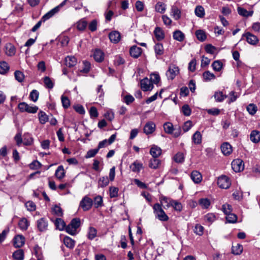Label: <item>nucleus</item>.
Listing matches in <instances>:
<instances>
[{"instance_id":"f257e3e1","label":"nucleus","mask_w":260,"mask_h":260,"mask_svg":"<svg viewBox=\"0 0 260 260\" xmlns=\"http://www.w3.org/2000/svg\"><path fill=\"white\" fill-rule=\"evenodd\" d=\"M153 212L156 218L161 221H167L169 220L168 216L162 209L159 203H155L153 206Z\"/></svg>"},{"instance_id":"f03ea898","label":"nucleus","mask_w":260,"mask_h":260,"mask_svg":"<svg viewBox=\"0 0 260 260\" xmlns=\"http://www.w3.org/2000/svg\"><path fill=\"white\" fill-rule=\"evenodd\" d=\"M93 204V200L87 196H85L80 201L79 207L81 208L84 211H87L91 208Z\"/></svg>"},{"instance_id":"7ed1b4c3","label":"nucleus","mask_w":260,"mask_h":260,"mask_svg":"<svg viewBox=\"0 0 260 260\" xmlns=\"http://www.w3.org/2000/svg\"><path fill=\"white\" fill-rule=\"evenodd\" d=\"M18 108L21 112H27L29 113H36L38 110V107L34 106H31L25 102H22L19 104Z\"/></svg>"},{"instance_id":"20e7f679","label":"nucleus","mask_w":260,"mask_h":260,"mask_svg":"<svg viewBox=\"0 0 260 260\" xmlns=\"http://www.w3.org/2000/svg\"><path fill=\"white\" fill-rule=\"evenodd\" d=\"M218 186L222 189L229 188L231 184L230 178L225 175H221L217 180Z\"/></svg>"},{"instance_id":"39448f33","label":"nucleus","mask_w":260,"mask_h":260,"mask_svg":"<svg viewBox=\"0 0 260 260\" xmlns=\"http://www.w3.org/2000/svg\"><path fill=\"white\" fill-rule=\"evenodd\" d=\"M179 70L175 64H171L166 72V75L169 79L173 80L179 74Z\"/></svg>"},{"instance_id":"423d86ee","label":"nucleus","mask_w":260,"mask_h":260,"mask_svg":"<svg viewBox=\"0 0 260 260\" xmlns=\"http://www.w3.org/2000/svg\"><path fill=\"white\" fill-rule=\"evenodd\" d=\"M55 14L54 13L51 12V10L44 15L41 19L37 22V23L32 28L31 31H36L41 26L42 22H45L50 18L52 17Z\"/></svg>"},{"instance_id":"0eeeda50","label":"nucleus","mask_w":260,"mask_h":260,"mask_svg":"<svg viewBox=\"0 0 260 260\" xmlns=\"http://www.w3.org/2000/svg\"><path fill=\"white\" fill-rule=\"evenodd\" d=\"M232 168L235 172H239L243 170V161L240 159L234 160L232 162Z\"/></svg>"},{"instance_id":"6e6552de","label":"nucleus","mask_w":260,"mask_h":260,"mask_svg":"<svg viewBox=\"0 0 260 260\" xmlns=\"http://www.w3.org/2000/svg\"><path fill=\"white\" fill-rule=\"evenodd\" d=\"M141 89L144 91H150L153 88V84L149 79L146 78L141 81Z\"/></svg>"},{"instance_id":"1a4fd4ad","label":"nucleus","mask_w":260,"mask_h":260,"mask_svg":"<svg viewBox=\"0 0 260 260\" xmlns=\"http://www.w3.org/2000/svg\"><path fill=\"white\" fill-rule=\"evenodd\" d=\"M37 225L39 231L42 232H45L48 228V221L45 218H41L37 220Z\"/></svg>"},{"instance_id":"9d476101","label":"nucleus","mask_w":260,"mask_h":260,"mask_svg":"<svg viewBox=\"0 0 260 260\" xmlns=\"http://www.w3.org/2000/svg\"><path fill=\"white\" fill-rule=\"evenodd\" d=\"M155 124L152 121H149L145 125L143 132L146 135H149L153 133L155 130Z\"/></svg>"},{"instance_id":"9b49d317","label":"nucleus","mask_w":260,"mask_h":260,"mask_svg":"<svg viewBox=\"0 0 260 260\" xmlns=\"http://www.w3.org/2000/svg\"><path fill=\"white\" fill-rule=\"evenodd\" d=\"M25 243V238L21 235L16 236L13 239V245L15 247H21Z\"/></svg>"},{"instance_id":"f8f14e48","label":"nucleus","mask_w":260,"mask_h":260,"mask_svg":"<svg viewBox=\"0 0 260 260\" xmlns=\"http://www.w3.org/2000/svg\"><path fill=\"white\" fill-rule=\"evenodd\" d=\"M161 206H163L165 209L172 207L174 200L167 197H161L159 199Z\"/></svg>"},{"instance_id":"ddd939ff","label":"nucleus","mask_w":260,"mask_h":260,"mask_svg":"<svg viewBox=\"0 0 260 260\" xmlns=\"http://www.w3.org/2000/svg\"><path fill=\"white\" fill-rule=\"evenodd\" d=\"M109 38L111 42L116 44L120 40L121 35L119 31L115 30L109 34Z\"/></svg>"},{"instance_id":"4468645a","label":"nucleus","mask_w":260,"mask_h":260,"mask_svg":"<svg viewBox=\"0 0 260 260\" xmlns=\"http://www.w3.org/2000/svg\"><path fill=\"white\" fill-rule=\"evenodd\" d=\"M243 36L245 37L247 42L250 44L255 45L258 41L257 37L250 32H247L243 35Z\"/></svg>"},{"instance_id":"2eb2a0df","label":"nucleus","mask_w":260,"mask_h":260,"mask_svg":"<svg viewBox=\"0 0 260 260\" xmlns=\"http://www.w3.org/2000/svg\"><path fill=\"white\" fill-rule=\"evenodd\" d=\"M129 53L131 56L137 58L141 54L142 49L136 46H133L129 50Z\"/></svg>"},{"instance_id":"dca6fc26","label":"nucleus","mask_w":260,"mask_h":260,"mask_svg":"<svg viewBox=\"0 0 260 260\" xmlns=\"http://www.w3.org/2000/svg\"><path fill=\"white\" fill-rule=\"evenodd\" d=\"M221 150L224 155L230 154L233 151L231 145L228 142H224L221 145Z\"/></svg>"},{"instance_id":"f3484780","label":"nucleus","mask_w":260,"mask_h":260,"mask_svg":"<svg viewBox=\"0 0 260 260\" xmlns=\"http://www.w3.org/2000/svg\"><path fill=\"white\" fill-rule=\"evenodd\" d=\"M64 61L66 66L69 68L74 67L77 62V59L73 56H68L66 57Z\"/></svg>"},{"instance_id":"a211bd4d","label":"nucleus","mask_w":260,"mask_h":260,"mask_svg":"<svg viewBox=\"0 0 260 260\" xmlns=\"http://www.w3.org/2000/svg\"><path fill=\"white\" fill-rule=\"evenodd\" d=\"M190 177L195 183H199L202 180V176L198 171H193L191 173Z\"/></svg>"},{"instance_id":"6ab92c4d","label":"nucleus","mask_w":260,"mask_h":260,"mask_svg":"<svg viewBox=\"0 0 260 260\" xmlns=\"http://www.w3.org/2000/svg\"><path fill=\"white\" fill-rule=\"evenodd\" d=\"M171 16L175 20H178L181 16V10L176 6H173L171 8Z\"/></svg>"},{"instance_id":"aec40b11","label":"nucleus","mask_w":260,"mask_h":260,"mask_svg":"<svg viewBox=\"0 0 260 260\" xmlns=\"http://www.w3.org/2000/svg\"><path fill=\"white\" fill-rule=\"evenodd\" d=\"M154 50L156 57L158 56H161L164 53V48L161 43H155L154 46Z\"/></svg>"},{"instance_id":"412c9836","label":"nucleus","mask_w":260,"mask_h":260,"mask_svg":"<svg viewBox=\"0 0 260 260\" xmlns=\"http://www.w3.org/2000/svg\"><path fill=\"white\" fill-rule=\"evenodd\" d=\"M154 34L158 41H161L165 38V34L162 29L159 27H156L154 30Z\"/></svg>"},{"instance_id":"4be33fe9","label":"nucleus","mask_w":260,"mask_h":260,"mask_svg":"<svg viewBox=\"0 0 260 260\" xmlns=\"http://www.w3.org/2000/svg\"><path fill=\"white\" fill-rule=\"evenodd\" d=\"M93 57L97 62H102L104 58V53L100 49H96L93 53Z\"/></svg>"},{"instance_id":"5701e85b","label":"nucleus","mask_w":260,"mask_h":260,"mask_svg":"<svg viewBox=\"0 0 260 260\" xmlns=\"http://www.w3.org/2000/svg\"><path fill=\"white\" fill-rule=\"evenodd\" d=\"M192 142L195 144H200L202 141V136L199 131H196L192 137Z\"/></svg>"},{"instance_id":"b1692460","label":"nucleus","mask_w":260,"mask_h":260,"mask_svg":"<svg viewBox=\"0 0 260 260\" xmlns=\"http://www.w3.org/2000/svg\"><path fill=\"white\" fill-rule=\"evenodd\" d=\"M237 11L240 15L245 17L251 16L253 14V11H248L244 8L241 7H238Z\"/></svg>"},{"instance_id":"393cba45","label":"nucleus","mask_w":260,"mask_h":260,"mask_svg":"<svg viewBox=\"0 0 260 260\" xmlns=\"http://www.w3.org/2000/svg\"><path fill=\"white\" fill-rule=\"evenodd\" d=\"M54 223L56 229L59 231H62L65 228L66 223L64 221L60 218H56L54 221Z\"/></svg>"},{"instance_id":"a878e982","label":"nucleus","mask_w":260,"mask_h":260,"mask_svg":"<svg viewBox=\"0 0 260 260\" xmlns=\"http://www.w3.org/2000/svg\"><path fill=\"white\" fill-rule=\"evenodd\" d=\"M150 153L153 157H158L161 153V149L157 146H153L150 151Z\"/></svg>"},{"instance_id":"bb28decb","label":"nucleus","mask_w":260,"mask_h":260,"mask_svg":"<svg viewBox=\"0 0 260 260\" xmlns=\"http://www.w3.org/2000/svg\"><path fill=\"white\" fill-rule=\"evenodd\" d=\"M199 204L203 209H208L211 205V201L207 198H202L199 200Z\"/></svg>"},{"instance_id":"cd10ccee","label":"nucleus","mask_w":260,"mask_h":260,"mask_svg":"<svg viewBox=\"0 0 260 260\" xmlns=\"http://www.w3.org/2000/svg\"><path fill=\"white\" fill-rule=\"evenodd\" d=\"M250 138L253 143H258L260 140V132L257 131H252L250 134Z\"/></svg>"},{"instance_id":"c85d7f7f","label":"nucleus","mask_w":260,"mask_h":260,"mask_svg":"<svg viewBox=\"0 0 260 260\" xmlns=\"http://www.w3.org/2000/svg\"><path fill=\"white\" fill-rule=\"evenodd\" d=\"M55 176L59 180L62 179L65 176V171L62 166H59L56 170Z\"/></svg>"},{"instance_id":"c756f323","label":"nucleus","mask_w":260,"mask_h":260,"mask_svg":"<svg viewBox=\"0 0 260 260\" xmlns=\"http://www.w3.org/2000/svg\"><path fill=\"white\" fill-rule=\"evenodd\" d=\"M173 37L174 40L179 42L183 41L185 38L184 34L179 30H175L173 32Z\"/></svg>"},{"instance_id":"7c9ffc66","label":"nucleus","mask_w":260,"mask_h":260,"mask_svg":"<svg viewBox=\"0 0 260 260\" xmlns=\"http://www.w3.org/2000/svg\"><path fill=\"white\" fill-rule=\"evenodd\" d=\"M33 139L31 135L28 133H25L23 135V144L26 146H29L32 144Z\"/></svg>"},{"instance_id":"2f4dec72","label":"nucleus","mask_w":260,"mask_h":260,"mask_svg":"<svg viewBox=\"0 0 260 260\" xmlns=\"http://www.w3.org/2000/svg\"><path fill=\"white\" fill-rule=\"evenodd\" d=\"M143 167L142 164L138 162L137 160L134 162L131 166L130 168L134 172H139Z\"/></svg>"},{"instance_id":"473e14b6","label":"nucleus","mask_w":260,"mask_h":260,"mask_svg":"<svg viewBox=\"0 0 260 260\" xmlns=\"http://www.w3.org/2000/svg\"><path fill=\"white\" fill-rule=\"evenodd\" d=\"M63 242L64 245L70 249H73L75 246V241L69 237H64Z\"/></svg>"},{"instance_id":"72a5a7b5","label":"nucleus","mask_w":260,"mask_h":260,"mask_svg":"<svg viewBox=\"0 0 260 260\" xmlns=\"http://www.w3.org/2000/svg\"><path fill=\"white\" fill-rule=\"evenodd\" d=\"M18 226L21 230L25 231L29 226V222L25 218H22L19 221Z\"/></svg>"},{"instance_id":"f704fd0d","label":"nucleus","mask_w":260,"mask_h":260,"mask_svg":"<svg viewBox=\"0 0 260 260\" xmlns=\"http://www.w3.org/2000/svg\"><path fill=\"white\" fill-rule=\"evenodd\" d=\"M160 164V161L157 157H153L149 161V166L152 169H157Z\"/></svg>"},{"instance_id":"c9c22d12","label":"nucleus","mask_w":260,"mask_h":260,"mask_svg":"<svg viewBox=\"0 0 260 260\" xmlns=\"http://www.w3.org/2000/svg\"><path fill=\"white\" fill-rule=\"evenodd\" d=\"M215 100L216 102H222L227 96L224 94L222 91H216L214 95Z\"/></svg>"},{"instance_id":"e433bc0d","label":"nucleus","mask_w":260,"mask_h":260,"mask_svg":"<svg viewBox=\"0 0 260 260\" xmlns=\"http://www.w3.org/2000/svg\"><path fill=\"white\" fill-rule=\"evenodd\" d=\"M164 128L165 132L169 134H172L174 131V126L171 122H167L164 124Z\"/></svg>"},{"instance_id":"4c0bfd02","label":"nucleus","mask_w":260,"mask_h":260,"mask_svg":"<svg viewBox=\"0 0 260 260\" xmlns=\"http://www.w3.org/2000/svg\"><path fill=\"white\" fill-rule=\"evenodd\" d=\"M93 202V205H94L95 208H96L101 207L103 206V198L100 196H97L95 197L94 198Z\"/></svg>"},{"instance_id":"58836bf2","label":"nucleus","mask_w":260,"mask_h":260,"mask_svg":"<svg viewBox=\"0 0 260 260\" xmlns=\"http://www.w3.org/2000/svg\"><path fill=\"white\" fill-rule=\"evenodd\" d=\"M13 256L15 260H23L24 252L23 250L18 249L13 253Z\"/></svg>"},{"instance_id":"ea45409f","label":"nucleus","mask_w":260,"mask_h":260,"mask_svg":"<svg viewBox=\"0 0 260 260\" xmlns=\"http://www.w3.org/2000/svg\"><path fill=\"white\" fill-rule=\"evenodd\" d=\"M194 13L196 16L200 18H203L205 16L204 9L201 6H198L196 8Z\"/></svg>"},{"instance_id":"a19ab883","label":"nucleus","mask_w":260,"mask_h":260,"mask_svg":"<svg viewBox=\"0 0 260 260\" xmlns=\"http://www.w3.org/2000/svg\"><path fill=\"white\" fill-rule=\"evenodd\" d=\"M6 53L8 56H12L15 53V49L11 44H8L6 46Z\"/></svg>"},{"instance_id":"79ce46f5","label":"nucleus","mask_w":260,"mask_h":260,"mask_svg":"<svg viewBox=\"0 0 260 260\" xmlns=\"http://www.w3.org/2000/svg\"><path fill=\"white\" fill-rule=\"evenodd\" d=\"M166 5L162 2H158L155 5V10L157 12L164 13L166 9Z\"/></svg>"},{"instance_id":"37998d69","label":"nucleus","mask_w":260,"mask_h":260,"mask_svg":"<svg viewBox=\"0 0 260 260\" xmlns=\"http://www.w3.org/2000/svg\"><path fill=\"white\" fill-rule=\"evenodd\" d=\"M38 116L40 122L41 124H45L48 120L47 115L42 111L39 112L38 113Z\"/></svg>"},{"instance_id":"c03bdc74","label":"nucleus","mask_w":260,"mask_h":260,"mask_svg":"<svg viewBox=\"0 0 260 260\" xmlns=\"http://www.w3.org/2000/svg\"><path fill=\"white\" fill-rule=\"evenodd\" d=\"M232 253L236 255L240 254L243 251V247L241 245L237 244L232 246Z\"/></svg>"},{"instance_id":"a18cd8bd","label":"nucleus","mask_w":260,"mask_h":260,"mask_svg":"<svg viewBox=\"0 0 260 260\" xmlns=\"http://www.w3.org/2000/svg\"><path fill=\"white\" fill-rule=\"evenodd\" d=\"M109 180L107 176H104L100 178L98 185L99 186L104 187L109 184Z\"/></svg>"},{"instance_id":"49530a36","label":"nucleus","mask_w":260,"mask_h":260,"mask_svg":"<svg viewBox=\"0 0 260 260\" xmlns=\"http://www.w3.org/2000/svg\"><path fill=\"white\" fill-rule=\"evenodd\" d=\"M9 69L8 64L5 61L0 62V74H4L6 73Z\"/></svg>"},{"instance_id":"de8ad7c7","label":"nucleus","mask_w":260,"mask_h":260,"mask_svg":"<svg viewBox=\"0 0 260 260\" xmlns=\"http://www.w3.org/2000/svg\"><path fill=\"white\" fill-rule=\"evenodd\" d=\"M196 35L197 39L201 42H203L206 39V35L205 32L202 30H197Z\"/></svg>"},{"instance_id":"09e8293b","label":"nucleus","mask_w":260,"mask_h":260,"mask_svg":"<svg viewBox=\"0 0 260 260\" xmlns=\"http://www.w3.org/2000/svg\"><path fill=\"white\" fill-rule=\"evenodd\" d=\"M216 220V216L213 213H208L204 216V220L211 224Z\"/></svg>"},{"instance_id":"8fccbe9b","label":"nucleus","mask_w":260,"mask_h":260,"mask_svg":"<svg viewBox=\"0 0 260 260\" xmlns=\"http://www.w3.org/2000/svg\"><path fill=\"white\" fill-rule=\"evenodd\" d=\"M212 66L214 71L219 72L222 68L223 64L220 61L216 60L212 63Z\"/></svg>"},{"instance_id":"3c124183","label":"nucleus","mask_w":260,"mask_h":260,"mask_svg":"<svg viewBox=\"0 0 260 260\" xmlns=\"http://www.w3.org/2000/svg\"><path fill=\"white\" fill-rule=\"evenodd\" d=\"M34 252L37 256L38 260H42L43 256L42 255L41 249L40 247L36 245L34 248Z\"/></svg>"},{"instance_id":"603ef678","label":"nucleus","mask_w":260,"mask_h":260,"mask_svg":"<svg viewBox=\"0 0 260 260\" xmlns=\"http://www.w3.org/2000/svg\"><path fill=\"white\" fill-rule=\"evenodd\" d=\"M204 228L201 224H197L193 229L194 233L199 236H201L203 234Z\"/></svg>"},{"instance_id":"864d4df0","label":"nucleus","mask_w":260,"mask_h":260,"mask_svg":"<svg viewBox=\"0 0 260 260\" xmlns=\"http://www.w3.org/2000/svg\"><path fill=\"white\" fill-rule=\"evenodd\" d=\"M226 219L229 223H235L237 220V216L234 213H229L226 215Z\"/></svg>"},{"instance_id":"5fc2aeb1","label":"nucleus","mask_w":260,"mask_h":260,"mask_svg":"<svg viewBox=\"0 0 260 260\" xmlns=\"http://www.w3.org/2000/svg\"><path fill=\"white\" fill-rule=\"evenodd\" d=\"M151 81V83L153 84H157L160 81V77L158 74H151L149 79Z\"/></svg>"},{"instance_id":"6e6d98bb","label":"nucleus","mask_w":260,"mask_h":260,"mask_svg":"<svg viewBox=\"0 0 260 260\" xmlns=\"http://www.w3.org/2000/svg\"><path fill=\"white\" fill-rule=\"evenodd\" d=\"M39 95V92L37 90L34 89L30 93L29 98L30 100L34 102H36L38 99Z\"/></svg>"},{"instance_id":"4d7b16f0","label":"nucleus","mask_w":260,"mask_h":260,"mask_svg":"<svg viewBox=\"0 0 260 260\" xmlns=\"http://www.w3.org/2000/svg\"><path fill=\"white\" fill-rule=\"evenodd\" d=\"M96 230L93 227H90L88 233V238L90 240H92L96 236Z\"/></svg>"},{"instance_id":"13d9d810","label":"nucleus","mask_w":260,"mask_h":260,"mask_svg":"<svg viewBox=\"0 0 260 260\" xmlns=\"http://www.w3.org/2000/svg\"><path fill=\"white\" fill-rule=\"evenodd\" d=\"M174 159L175 162L182 163L184 160V155L182 152H178L174 156Z\"/></svg>"},{"instance_id":"bf43d9fd","label":"nucleus","mask_w":260,"mask_h":260,"mask_svg":"<svg viewBox=\"0 0 260 260\" xmlns=\"http://www.w3.org/2000/svg\"><path fill=\"white\" fill-rule=\"evenodd\" d=\"M203 77L206 81H210L215 78V76L207 71L203 73Z\"/></svg>"},{"instance_id":"052dcab7","label":"nucleus","mask_w":260,"mask_h":260,"mask_svg":"<svg viewBox=\"0 0 260 260\" xmlns=\"http://www.w3.org/2000/svg\"><path fill=\"white\" fill-rule=\"evenodd\" d=\"M247 110L250 114L253 115L257 111V107L253 104H250L247 107Z\"/></svg>"},{"instance_id":"680f3d73","label":"nucleus","mask_w":260,"mask_h":260,"mask_svg":"<svg viewBox=\"0 0 260 260\" xmlns=\"http://www.w3.org/2000/svg\"><path fill=\"white\" fill-rule=\"evenodd\" d=\"M14 75L16 80H17L18 82H21L23 81L24 75L22 72L19 71H15Z\"/></svg>"},{"instance_id":"e2e57ef3","label":"nucleus","mask_w":260,"mask_h":260,"mask_svg":"<svg viewBox=\"0 0 260 260\" xmlns=\"http://www.w3.org/2000/svg\"><path fill=\"white\" fill-rule=\"evenodd\" d=\"M61 103L64 108L67 109L70 106V101L68 97L62 95L61 98Z\"/></svg>"},{"instance_id":"0e129e2a","label":"nucleus","mask_w":260,"mask_h":260,"mask_svg":"<svg viewBox=\"0 0 260 260\" xmlns=\"http://www.w3.org/2000/svg\"><path fill=\"white\" fill-rule=\"evenodd\" d=\"M44 82L47 88L49 89L53 88L54 84L49 77H45L44 78Z\"/></svg>"},{"instance_id":"69168bd1","label":"nucleus","mask_w":260,"mask_h":260,"mask_svg":"<svg viewBox=\"0 0 260 260\" xmlns=\"http://www.w3.org/2000/svg\"><path fill=\"white\" fill-rule=\"evenodd\" d=\"M69 224L72 226L75 231H77V229L80 225V220L79 218H74Z\"/></svg>"},{"instance_id":"338daca9","label":"nucleus","mask_w":260,"mask_h":260,"mask_svg":"<svg viewBox=\"0 0 260 260\" xmlns=\"http://www.w3.org/2000/svg\"><path fill=\"white\" fill-rule=\"evenodd\" d=\"M99 149H93L88 150L85 155L86 158L94 157L99 152Z\"/></svg>"},{"instance_id":"774afa93","label":"nucleus","mask_w":260,"mask_h":260,"mask_svg":"<svg viewBox=\"0 0 260 260\" xmlns=\"http://www.w3.org/2000/svg\"><path fill=\"white\" fill-rule=\"evenodd\" d=\"M87 25V22L86 21L80 20L78 22L77 27L80 30H83L86 28Z\"/></svg>"}]
</instances>
